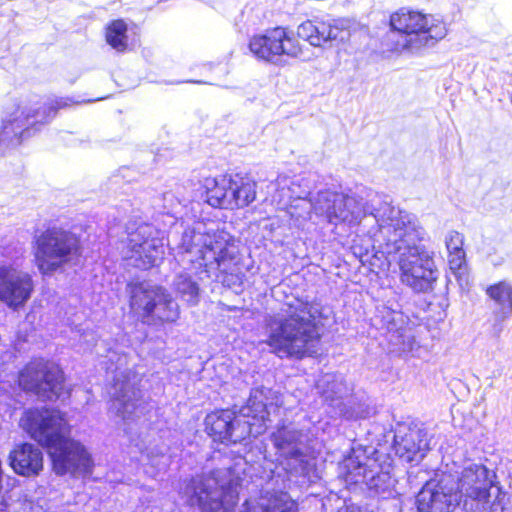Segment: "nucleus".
I'll return each mask as SVG.
<instances>
[{"label":"nucleus","mask_w":512,"mask_h":512,"mask_svg":"<svg viewBox=\"0 0 512 512\" xmlns=\"http://www.w3.org/2000/svg\"><path fill=\"white\" fill-rule=\"evenodd\" d=\"M19 426L46 450L56 475L92 474V456L80 441L71 437L72 427L65 412L56 407H30L22 413Z\"/></svg>","instance_id":"1"},{"label":"nucleus","mask_w":512,"mask_h":512,"mask_svg":"<svg viewBox=\"0 0 512 512\" xmlns=\"http://www.w3.org/2000/svg\"><path fill=\"white\" fill-rule=\"evenodd\" d=\"M309 301L297 299L288 304V313L267 322L265 344L271 353L283 359L302 360L317 355L322 342L321 325L311 312Z\"/></svg>","instance_id":"2"},{"label":"nucleus","mask_w":512,"mask_h":512,"mask_svg":"<svg viewBox=\"0 0 512 512\" xmlns=\"http://www.w3.org/2000/svg\"><path fill=\"white\" fill-rule=\"evenodd\" d=\"M31 248L34 265L42 276H50L76 265L83 256L81 236L58 225L37 230Z\"/></svg>","instance_id":"3"},{"label":"nucleus","mask_w":512,"mask_h":512,"mask_svg":"<svg viewBox=\"0 0 512 512\" xmlns=\"http://www.w3.org/2000/svg\"><path fill=\"white\" fill-rule=\"evenodd\" d=\"M388 252L399 254L400 279L415 290H423L434 280V272L423 263V251L416 241L417 229L410 222L396 220L385 227Z\"/></svg>","instance_id":"4"},{"label":"nucleus","mask_w":512,"mask_h":512,"mask_svg":"<svg viewBox=\"0 0 512 512\" xmlns=\"http://www.w3.org/2000/svg\"><path fill=\"white\" fill-rule=\"evenodd\" d=\"M388 26L391 32L404 37V41L384 39L389 51L402 52L410 50L415 41L425 45L435 44L445 38L448 32L443 17L425 13L422 10L403 6L389 15Z\"/></svg>","instance_id":"5"},{"label":"nucleus","mask_w":512,"mask_h":512,"mask_svg":"<svg viewBox=\"0 0 512 512\" xmlns=\"http://www.w3.org/2000/svg\"><path fill=\"white\" fill-rule=\"evenodd\" d=\"M186 505L201 512H232L239 502V483L230 479L221 484L216 477L197 475L187 482Z\"/></svg>","instance_id":"6"},{"label":"nucleus","mask_w":512,"mask_h":512,"mask_svg":"<svg viewBox=\"0 0 512 512\" xmlns=\"http://www.w3.org/2000/svg\"><path fill=\"white\" fill-rule=\"evenodd\" d=\"M17 385L43 401H55L63 392L65 374L55 362L44 358H32L18 372Z\"/></svg>","instance_id":"7"},{"label":"nucleus","mask_w":512,"mask_h":512,"mask_svg":"<svg viewBox=\"0 0 512 512\" xmlns=\"http://www.w3.org/2000/svg\"><path fill=\"white\" fill-rule=\"evenodd\" d=\"M294 38V31L289 26H275L252 35L248 48L258 60L273 63L284 55L297 57L302 54Z\"/></svg>","instance_id":"8"},{"label":"nucleus","mask_w":512,"mask_h":512,"mask_svg":"<svg viewBox=\"0 0 512 512\" xmlns=\"http://www.w3.org/2000/svg\"><path fill=\"white\" fill-rule=\"evenodd\" d=\"M35 289L30 273L12 266H0V302L13 311L25 307Z\"/></svg>","instance_id":"9"},{"label":"nucleus","mask_w":512,"mask_h":512,"mask_svg":"<svg viewBox=\"0 0 512 512\" xmlns=\"http://www.w3.org/2000/svg\"><path fill=\"white\" fill-rule=\"evenodd\" d=\"M129 307L132 311H141V321L147 325H163L178 318V310L171 299L164 298L157 302L140 283L133 287Z\"/></svg>","instance_id":"10"},{"label":"nucleus","mask_w":512,"mask_h":512,"mask_svg":"<svg viewBox=\"0 0 512 512\" xmlns=\"http://www.w3.org/2000/svg\"><path fill=\"white\" fill-rule=\"evenodd\" d=\"M495 477V474L491 473L484 464H471L460 472L456 482V491L466 501L487 504Z\"/></svg>","instance_id":"11"},{"label":"nucleus","mask_w":512,"mask_h":512,"mask_svg":"<svg viewBox=\"0 0 512 512\" xmlns=\"http://www.w3.org/2000/svg\"><path fill=\"white\" fill-rule=\"evenodd\" d=\"M237 418L241 421L240 438L257 436L266 431V424L270 421V412L267 397L262 388L255 389L250 394Z\"/></svg>","instance_id":"12"},{"label":"nucleus","mask_w":512,"mask_h":512,"mask_svg":"<svg viewBox=\"0 0 512 512\" xmlns=\"http://www.w3.org/2000/svg\"><path fill=\"white\" fill-rule=\"evenodd\" d=\"M203 425L204 432L216 444L229 446L243 439L240 438V434L234 437L235 432L241 427V421L229 408L210 411L206 414Z\"/></svg>","instance_id":"13"},{"label":"nucleus","mask_w":512,"mask_h":512,"mask_svg":"<svg viewBox=\"0 0 512 512\" xmlns=\"http://www.w3.org/2000/svg\"><path fill=\"white\" fill-rule=\"evenodd\" d=\"M11 469L22 477H37L44 469V455L39 447L30 442L13 446L8 454Z\"/></svg>","instance_id":"14"},{"label":"nucleus","mask_w":512,"mask_h":512,"mask_svg":"<svg viewBox=\"0 0 512 512\" xmlns=\"http://www.w3.org/2000/svg\"><path fill=\"white\" fill-rule=\"evenodd\" d=\"M127 249L128 258L133 259L135 266L142 270L154 267L163 254V250L156 245L155 240L145 237L139 228L129 233Z\"/></svg>","instance_id":"15"},{"label":"nucleus","mask_w":512,"mask_h":512,"mask_svg":"<svg viewBox=\"0 0 512 512\" xmlns=\"http://www.w3.org/2000/svg\"><path fill=\"white\" fill-rule=\"evenodd\" d=\"M230 176L226 172L200 179L197 192L202 201L212 208L227 210Z\"/></svg>","instance_id":"16"},{"label":"nucleus","mask_w":512,"mask_h":512,"mask_svg":"<svg viewBox=\"0 0 512 512\" xmlns=\"http://www.w3.org/2000/svg\"><path fill=\"white\" fill-rule=\"evenodd\" d=\"M256 197V181L241 173H231L227 210L244 209L251 205Z\"/></svg>","instance_id":"17"},{"label":"nucleus","mask_w":512,"mask_h":512,"mask_svg":"<svg viewBox=\"0 0 512 512\" xmlns=\"http://www.w3.org/2000/svg\"><path fill=\"white\" fill-rule=\"evenodd\" d=\"M234 244L221 233L208 236L201 249L204 266L216 265L218 268L234 259Z\"/></svg>","instance_id":"18"},{"label":"nucleus","mask_w":512,"mask_h":512,"mask_svg":"<svg viewBox=\"0 0 512 512\" xmlns=\"http://www.w3.org/2000/svg\"><path fill=\"white\" fill-rule=\"evenodd\" d=\"M296 43L303 50V42H309L313 46H321L326 41L335 37L333 27L329 22L320 19H308L302 22L294 32Z\"/></svg>","instance_id":"19"},{"label":"nucleus","mask_w":512,"mask_h":512,"mask_svg":"<svg viewBox=\"0 0 512 512\" xmlns=\"http://www.w3.org/2000/svg\"><path fill=\"white\" fill-rule=\"evenodd\" d=\"M485 294L497 306L495 321L501 329V323L512 315V284L506 280H500L485 288Z\"/></svg>","instance_id":"20"},{"label":"nucleus","mask_w":512,"mask_h":512,"mask_svg":"<svg viewBox=\"0 0 512 512\" xmlns=\"http://www.w3.org/2000/svg\"><path fill=\"white\" fill-rule=\"evenodd\" d=\"M451 494L441 487L435 489L423 488L417 496L418 512H450Z\"/></svg>","instance_id":"21"},{"label":"nucleus","mask_w":512,"mask_h":512,"mask_svg":"<svg viewBox=\"0 0 512 512\" xmlns=\"http://www.w3.org/2000/svg\"><path fill=\"white\" fill-rule=\"evenodd\" d=\"M448 251V264L454 272H460L466 267V253L464 250V235L456 230H451L445 238Z\"/></svg>","instance_id":"22"},{"label":"nucleus","mask_w":512,"mask_h":512,"mask_svg":"<svg viewBox=\"0 0 512 512\" xmlns=\"http://www.w3.org/2000/svg\"><path fill=\"white\" fill-rule=\"evenodd\" d=\"M244 512H298V503L286 493L276 492L267 496L264 502L247 508Z\"/></svg>","instance_id":"23"},{"label":"nucleus","mask_w":512,"mask_h":512,"mask_svg":"<svg viewBox=\"0 0 512 512\" xmlns=\"http://www.w3.org/2000/svg\"><path fill=\"white\" fill-rule=\"evenodd\" d=\"M128 26L123 19L110 21L105 28V40L113 49L124 52L128 47Z\"/></svg>","instance_id":"24"},{"label":"nucleus","mask_w":512,"mask_h":512,"mask_svg":"<svg viewBox=\"0 0 512 512\" xmlns=\"http://www.w3.org/2000/svg\"><path fill=\"white\" fill-rule=\"evenodd\" d=\"M23 133L24 129L17 120H6L0 129V142L13 146L20 145L23 140Z\"/></svg>","instance_id":"25"},{"label":"nucleus","mask_w":512,"mask_h":512,"mask_svg":"<svg viewBox=\"0 0 512 512\" xmlns=\"http://www.w3.org/2000/svg\"><path fill=\"white\" fill-rule=\"evenodd\" d=\"M70 105L68 99H56L46 107V115L48 117H54L60 109H64Z\"/></svg>","instance_id":"26"},{"label":"nucleus","mask_w":512,"mask_h":512,"mask_svg":"<svg viewBox=\"0 0 512 512\" xmlns=\"http://www.w3.org/2000/svg\"><path fill=\"white\" fill-rule=\"evenodd\" d=\"M326 215H327L328 222H330V223H334L335 221L341 219V216L336 214L334 206L332 207V210L331 209L327 210Z\"/></svg>","instance_id":"27"},{"label":"nucleus","mask_w":512,"mask_h":512,"mask_svg":"<svg viewBox=\"0 0 512 512\" xmlns=\"http://www.w3.org/2000/svg\"><path fill=\"white\" fill-rule=\"evenodd\" d=\"M344 512H360V511H354V510H345Z\"/></svg>","instance_id":"28"}]
</instances>
